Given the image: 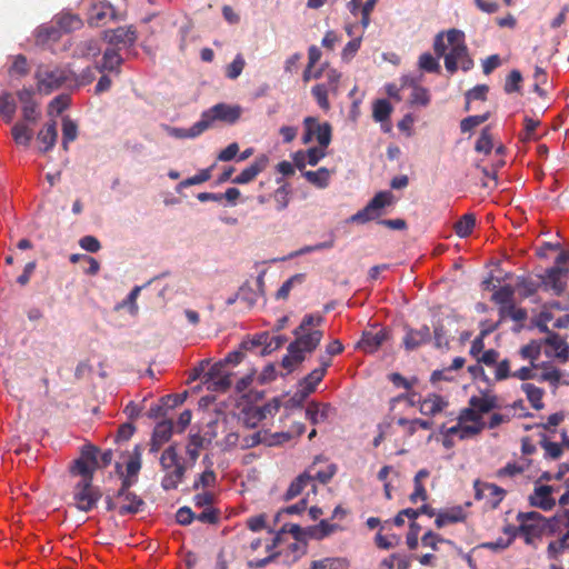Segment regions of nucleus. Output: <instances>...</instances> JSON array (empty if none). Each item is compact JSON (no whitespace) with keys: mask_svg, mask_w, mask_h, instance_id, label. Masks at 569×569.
<instances>
[{"mask_svg":"<svg viewBox=\"0 0 569 569\" xmlns=\"http://www.w3.org/2000/svg\"><path fill=\"white\" fill-rule=\"evenodd\" d=\"M433 50L438 57H443L446 70L453 74L460 67L469 71L473 60L469 56L465 33L458 29L439 32L435 37Z\"/></svg>","mask_w":569,"mask_h":569,"instance_id":"nucleus-1","label":"nucleus"},{"mask_svg":"<svg viewBox=\"0 0 569 569\" xmlns=\"http://www.w3.org/2000/svg\"><path fill=\"white\" fill-rule=\"evenodd\" d=\"M323 322L320 313L306 315L300 325L295 329V340L288 346V351L296 353L298 359H305L320 343L323 332L319 327Z\"/></svg>","mask_w":569,"mask_h":569,"instance_id":"nucleus-2","label":"nucleus"},{"mask_svg":"<svg viewBox=\"0 0 569 569\" xmlns=\"http://www.w3.org/2000/svg\"><path fill=\"white\" fill-rule=\"evenodd\" d=\"M517 521L519 522V535L528 545H531L537 538L552 536L562 528L559 517L547 519L537 511L519 512Z\"/></svg>","mask_w":569,"mask_h":569,"instance_id":"nucleus-3","label":"nucleus"},{"mask_svg":"<svg viewBox=\"0 0 569 569\" xmlns=\"http://www.w3.org/2000/svg\"><path fill=\"white\" fill-rule=\"evenodd\" d=\"M160 466L163 472L161 479L162 489L166 491L177 489L184 477L186 466L181 461L174 445L163 450L160 457Z\"/></svg>","mask_w":569,"mask_h":569,"instance_id":"nucleus-4","label":"nucleus"},{"mask_svg":"<svg viewBox=\"0 0 569 569\" xmlns=\"http://www.w3.org/2000/svg\"><path fill=\"white\" fill-rule=\"evenodd\" d=\"M72 71L57 66L41 64L36 71L37 89L49 94L71 80Z\"/></svg>","mask_w":569,"mask_h":569,"instance_id":"nucleus-5","label":"nucleus"},{"mask_svg":"<svg viewBox=\"0 0 569 569\" xmlns=\"http://www.w3.org/2000/svg\"><path fill=\"white\" fill-rule=\"evenodd\" d=\"M241 114L242 108L239 104L217 103L202 112L200 122L206 131L213 126L214 121L233 124Z\"/></svg>","mask_w":569,"mask_h":569,"instance_id":"nucleus-6","label":"nucleus"},{"mask_svg":"<svg viewBox=\"0 0 569 569\" xmlns=\"http://www.w3.org/2000/svg\"><path fill=\"white\" fill-rule=\"evenodd\" d=\"M393 201V194L390 191L378 192L368 204L352 214L348 221L351 223H367L371 220L377 219L381 216V211L385 207L390 206Z\"/></svg>","mask_w":569,"mask_h":569,"instance_id":"nucleus-7","label":"nucleus"},{"mask_svg":"<svg viewBox=\"0 0 569 569\" xmlns=\"http://www.w3.org/2000/svg\"><path fill=\"white\" fill-rule=\"evenodd\" d=\"M72 497L77 509L88 512L96 507L101 498V492L92 485L90 479H86L76 483Z\"/></svg>","mask_w":569,"mask_h":569,"instance_id":"nucleus-8","label":"nucleus"},{"mask_svg":"<svg viewBox=\"0 0 569 569\" xmlns=\"http://www.w3.org/2000/svg\"><path fill=\"white\" fill-rule=\"evenodd\" d=\"M97 452L96 447L83 446L80 457L70 467L71 475L80 476L81 480L90 479L92 481L93 472L98 467Z\"/></svg>","mask_w":569,"mask_h":569,"instance_id":"nucleus-9","label":"nucleus"},{"mask_svg":"<svg viewBox=\"0 0 569 569\" xmlns=\"http://www.w3.org/2000/svg\"><path fill=\"white\" fill-rule=\"evenodd\" d=\"M133 485V480L123 479L122 486L118 491L119 513H137L141 510L144 502L137 495L131 492L129 488Z\"/></svg>","mask_w":569,"mask_h":569,"instance_id":"nucleus-10","label":"nucleus"},{"mask_svg":"<svg viewBox=\"0 0 569 569\" xmlns=\"http://www.w3.org/2000/svg\"><path fill=\"white\" fill-rule=\"evenodd\" d=\"M568 274V268L555 266L546 271V274L542 277V284L547 290L552 291L553 295L560 296L566 289L565 279Z\"/></svg>","mask_w":569,"mask_h":569,"instance_id":"nucleus-11","label":"nucleus"},{"mask_svg":"<svg viewBox=\"0 0 569 569\" xmlns=\"http://www.w3.org/2000/svg\"><path fill=\"white\" fill-rule=\"evenodd\" d=\"M32 89L23 88L17 92V97L21 103L23 120L29 123H36L40 118L39 103L33 99Z\"/></svg>","mask_w":569,"mask_h":569,"instance_id":"nucleus-12","label":"nucleus"},{"mask_svg":"<svg viewBox=\"0 0 569 569\" xmlns=\"http://www.w3.org/2000/svg\"><path fill=\"white\" fill-rule=\"evenodd\" d=\"M473 488L476 498L479 500L486 499L492 508L498 507V505L503 500L506 496V490L495 483L476 480Z\"/></svg>","mask_w":569,"mask_h":569,"instance_id":"nucleus-13","label":"nucleus"},{"mask_svg":"<svg viewBox=\"0 0 569 569\" xmlns=\"http://www.w3.org/2000/svg\"><path fill=\"white\" fill-rule=\"evenodd\" d=\"M103 39L111 46L130 47L137 40V32L132 26L119 27L103 31Z\"/></svg>","mask_w":569,"mask_h":569,"instance_id":"nucleus-14","label":"nucleus"},{"mask_svg":"<svg viewBox=\"0 0 569 569\" xmlns=\"http://www.w3.org/2000/svg\"><path fill=\"white\" fill-rule=\"evenodd\" d=\"M388 338L389 332L383 328L367 330L363 331L361 340L357 343V348L367 353H372L377 351Z\"/></svg>","mask_w":569,"mask_h":569,"instance_id":"nucleus-15","label":"nucleus"},{"mask_svg":"<svg viewBox=\"0 0 569 569\" xmlns=\"http://www.w3.org/2000/svg\"><path fill=\"white\" fill-rule=\"evenodd\" d=\"M320 366L312 370L301 382L302 396L306 397L313 392L326 375L328 367L330 366L329 358L325 356L319 357Z\"/></svg>","mask_w":569,"mask_h":569,"instance_id":"nucleus-16","label":"nucleus"},{"mask_svg":"<svg viewBox=\"0 0 569 569\" xmlns=\"http://www.w3.org/2000/svg\"><path fill=\"white\" fill-rule=\"evenodd\" d=\"M553 487L547 485H536L533 492L529 496V502L532 507L545 511L551 510L556 500L552 498Z\"/></svg>","mask_w":569,"mask_h":569,"instance_id":"nucleus-17","label":"nucleus"},{"mask_svg":"<svg viewBox=\"0 0 569 569\" xmlns=\"http://www.w3.org/2000/svg\"><path fill=\"white\" fill-rule=\"evenodd\" d=\"M269 159L266 154H261L246 169L241 171L236 178L232 179V183L246 184L256 179L268 166Z\"/></svg>","mask_w":569,"mask_h":569,"instance_id":"nucleus-18","label":"nucleus"},{"mask_svg":"<svg viewBox=\"0 0 569 569\" xmlns=\"http://www.w3.org/2000/svg\"><path fill=\"white\" fill-rule=\"evenodd\" d=\"M431 340V332L428 326H422L419 329H407L403 337V346L406 350L411 351L426 345Z\"/></svg>","mask_w":569,"mask_h":569,"instance_id":"nucleus-19","label":"nucleus"},{"mask_svg":"<svg viewBox=\"0 0 569 569\" xmlns=\"http://www.w3.org/2000/svg\"><path fill=\"white\" fill-rule=\"evenodd\" d=\"M532 367L540 370L536 378L538 381L548 382L555 389L559 387L563 376L561 370L552 366L550 362H541L538 365L532 363Z\"/></svg>","mask_w":569,"mask_h":569,"instance_id":"nucleus-20","label":"nucleus"},{"mask_svg":"<svg viewBox=\"0 0 569 569\" xmlns=\"http://www.w3.org/2000/svg\"><path fill=\"white\" fill-rule=\"evenodd\" d=\"M548 349L546 350V355L548 357H556L562 362L568 360L569 357V348L567 342L557 333H549L545 340Z\"/></svg>","mask_w":569,"mask_h":569,"instance_id":"nucleus-21","label":"nucleus"},{"mask_svg":"<svg viewBox=\"0 0 569 569\" xmlns=\"http://www.w3.org/2000/svg\"><path fill=\"white\" fill-rule=\"evenodd\" d=\"M58 139L57 122L52 120L46 123L37 133V140L40 142L39 150L41 152H48L51 150Z\"/></svg>","mask_w":569,"mask_h":569,"instance_id":"nucleus-22","label":"nucleus"},{"mask_svg":"<svg viewBox=\"0 0 569 569\" xmlns=\"http://www.w3.org/2000/svg\"><path fill=\"white\" fill-rule=\"evenodd\" d=\"M161 128L167 136L174 139H194L204 132L203 124H201L200 120L190 128H177L169 124H162Z\"/></svg>","mask_w":569,"mask_h":569,"instance_id":"nucleus-23","label":"nucleus"},{"mask_svg":"<svg viewBox=\"0 0 569 569\" xmlns=\"http://www.w3.org/2000/svg\"><path fill=\"white\" fill-rule=\"evenodd\" d=\"M123 59L114 48H109L103 52L102 62L96 66L99 72H116L119 73L120 66Z\"/></svg>","mask_w":569,"mask_h":569,"instance_id":"nucleus-24","label":"nucleus"},{"mask_svg":"<svg viewBox=\"0 0 569 569\" xmlns=\"http://www.w3.org/2000/svg\"><path fill=\"white\" fill-rule=\"evenodd\" d=\"M448 402L439 395L432 393L426 397L421 402L419 410L422 415L435 416L447 408Z\"/></svg>","mask_w":569,"mask_h":569,"instance_id":"nucleus-25","label":"nucleus"},{"mask_svg":"<svg viewBox=\"0 0 569 569\" xmlns=\"http://www.w3.org/2000/svg\"><path fill=\"white\" fill-rule=\"evenodd\" d=\"M332 408L328 403L310 402L306 408V417L312 425L325 422Z\"/></svg>","mask_w":569,"mask_h":569,"instance_id":"nucleus-26","label":"nucleus"},{"mask_svg":"<svg viewBox=\"0 0 569 569\" xmlns=\"http://www.w3.org/2000/svg\"><path fill=\"white\" fill-rule=\"evenodd\" d=\"M333 172L335 170H329L325 167H321L316 171H302V176L306 178L308 182H310L315 187L319 189H325L329 186Z\"/></svg>","mask_w":569,"mask_h":569,"instance_id":"nucleus-27","label":"nucleus"},{"mask_svg":"<svg viewBox=\"0 0 569 569\" xmlns=\"http://www.w3.org/2000/svg\"><path fill=\"white\" fill-rule=\"evenodd\" d=\"M465 510L462 507H453L450 509L441 510L437 513L436 526L442 528L450 523H456L465 520Z\"/></svg>","mask_w":569,"mask_h":569,"instance_id":"nucleus-28","label":"nucleus"},{"mask_svg":"<svg viewBox=\"0 0 569 569\" xmlns=\"http://www.w3.org/2000/svg\"><path fill=\"white\" fill-rule=\"evenodd\" d=\"M116 12L110 3L94 4L89 13V23L92 26H100L106 22L107 18L113 19Z\"/></svg>","mask_w":569,"mask_h":569,"instance_id":"nucleus-29","label":"nucleus"},{"mask_svg":"<svg viewBox=\"0 0 569 569\" xmlns=\"http://www.w3.org/2000/svg\"><path fill=\"white\" fill-rule=\"evenodd\" d=\"M29 122H17L12 129L11 134L17 144L28 148L33 137V130L29 127Z\"/></svg>","mask_w":569,"mask_h":569,"instance_id":"nucleus-30","label":"nucleus"},{"mask_svg":"<svg viewBox=\"0 0 569 569\" xmlns=\"http://www.w3.org/2000/svg\"><path fill=\"white\" fill-rule=\"evenodd\" d=\"M172 428L173 427L171 421H161L156 426L152 436V451H156L158 446H161L171 438Z\"/></svg>","mask_w":569,"mask_h":569,"instance_id":"nucleus-31","label":"nucleus"},{"mask_svg":"<svg viewBox=\"0 0 569 569\" xmlns=\"http://www.w3.org/2000/svg\"><path fill=\"white\" fill-rule=\"evenodd\" d=\"M419 515H427L429 517H437V512L433 508H431L428 505H423L418 509H411L407 508L401 510L396 517H395V525L396 526H402L403 525V516H407L409 519H416Z\"/></svg>","mask_w":569,"mask_h":569,"instance_id":"nucleus-32","label":"nucleus"},{"mask_svg":"<svg viewBox=\"0 0 569 569\" xmlns=\"http://www.w3.org/2000/svg\"><path fill=\"white\" fill-rule=\"evenodd\" d=\"M521 390L526 393L527 399L536 410H541L543 408L545 405L542 397L545 391L541 388L526 382L521 385Z\"/></svg>","mask_w":569,"mask_h":569,"instance_id":"nucleus-33","label":"nucleus"},{"mask_svg":"<svg viewBox=\"0 0 569 569\" xmlns=\"http://www.w3.org/2000/svg\"><path fill=\"white\" fill-rule=\"evenodd\" d=\"M141 456L142 448L140 446H136L127 462V476L124 477V479L133 480V482L136 481V477L141 469Z\"/></svg>","mask_w":569,"mask_h":569,"instance_id":"nucleus-34","label":"nucleus"},{"mask_svg":"<svg viewBox=\"0 0 569 569\" xmlns=\"http://www.w3.org/2000/svg\"><path fill=\"white\" fill-rule=\"evenodd\" d=\"M78 137V126L69 117L62 118V148L69 149V143L74 141Z\"/></svg>","mask_w":569,"mask_h":569,"instance_id":"nucleus-35","label":"nucleus"},{"mask_svg":"<svg viewBox=\"0 0 569 569\" xmlns=\"http://www.w3.org/2000/svg\"><path fill=\"white\" fill-rule=\"evenodd\" d=\"M392 110V106L388 100L379 99L373 102L372 117L376 122L383 124L385 121L389 120Z\"/></svg>","mask_w":569,"mask_h":569,"instance_id":"nucleus-36","label":"nucleus"},{"mask_svg":"<svg viewBox=\"0 0 569 569\" xmlns=\"http://www.w3.org/2000/svg\"><path fill=\"white\" fill-rule=\"evenodd\" d=\"M340 530V526L337 523H330L328 520H321L319 525L310 527L308 529L309 536L313 539H322L336 531Z\"/></svg>","mask_w":569,"mask_h":569,"instance_id":"nucleus-37","label":"nucleus"},{"mask_svg":"<svg viewBox=\"0 0 569 569\" xmlns=\"http://www.w3.org/2000/svg\"><path fill=\"white\" fill-rule=\"evenodd\" d=\"M98 41L93 39L81 41L74 49V56L80 58H93L100 53Z\"/></svg>","mask_w":569,"mask_h":569,"instance_id":"nucleus-38","label":"nucleus"},{"mask_svg":"<svg viewBox=\"0 0 569 569\" xmlns=\"http://www.w3.org/2000/svg\"><path fill=\"white\" fill-rule=\"evenodd\" d=\"M470 406L473 407L478 413H487L492 409L497 408V399L493 396L472 397L470 399Z\"/></svg>","mask_w":569,"mask_h":569,"instance_id":"nucleus-39","label":"nucleus"},{"mask_svg":"<svg viewBox=\"0 0 569 569\" xmlns=\"http://www.w3.org/2000/svg\"><path fill=\"white\" fill-rule=\"evenodd\" d=\"M312 481L310 472H305L296 478L286 492V499L290 500L301 493L302 489Z\"/></svg>","mask_w":569,"mask_h":569,"instance_id":"nucleus-40","label":"nucleus"},{"mask_svg":"<svg viewBox=\"0 0 569 569\" xmlns=\"http://www.w3.org/2000/svg\"><path fill=\"white\" fill-rule=\"evenodd\" d=\"M203 443L204 438L201 435H190L188 445L186 446V453L192 463L199 458L200 449L203 447Z\"/></svg>","mask_w":569,"mask_h":569,"instance_id":"nucleus-41","label":"nucleus"},{"mask_svg":"<svg viewBox=\"0 0 569 569\" xmlns=\"http://www.w3.org/2000/svg\"><path fill=\"white\" fill-rule=\"evenodd\" d=\"M17 110L16 101L10 92L0 96V116L11 121Z\"/></svg>","mask_w":569,"mask_h":569,"instance_id":"nucleus-42","label":"nucleus"},{"mask_svg":"<svg viewBox=\"0 0 569 569\" xmlns=\"http://www.w3.org/2000/svg\"><path fill=\"white\" fill-rule=\"evenodd\" d=\"M476 224V218L471 213L463 214L456 223L455 231L460 238L468 237Z\"/></svg>","mask_w":569,"mask_h":569,"instance_id":"nucleus-43","label":"nucleus"},{"mask_svg":"<svg viewBox=\"0 0 569 569\" xmlns=\"http://www.w3.org/2000/svg\"><path fill=\"white\" fill-rule=\"evenodd\" d=\"M333 246H335V238L331 237L327 241L319 242V243H316L313 246H305V247H302V248H300V249H298L296 251H292L291 253L288 254V257L283 258L282 260L293 259L296 257H299V256H302V254H307V253H311V252H315V251L331 249Z\"/></svg>","mask_w":569,"mask_h":569,"instance_id":"nucleus-44","label":"nucleus"},{"mask_svg":"<svg viewBox=\"0 0 569 569\" xmlns=\"http://www.w3.org/2000/svg\"><path fill=\"white\" fill-rule=\"evenodd\" d=\"M313 136L316 137L319 147L327 148L331 141V127L329 123H318L315 126Z\"/></svg>","mask_w":569,"mask_h":569,"instance_id":"nucleus-45","label":"nucleus"},{"mask_svg":"<svg viewBox=\"0 0 569 569\" xmlns=\"http://www.w3.org/2000/svg\"><path fill=\"white\" fill-rule=\"evenodd\" d=\"M142 287L140 286H136L131 291L130 293L128 295V297L121 301L120 303H118L116 306V310H119L121 308H124V307H128L129 309V312L132 315V316H136L138 313V305H137V299L140 295V291H141Z\"/></svg>","mask_w":569,"mask_h":569,"instance_id":"nucleus-46","label":"nucleus"},{"mask_svg":"<svg viewBox=\"0 0 569 569\" xmlns=\"http://www.w3.org/2000/svg\"><path fill=\"white\" fill-rule=\"evenodd\" d=\"M305 280V274L297 273L292 277H290L287 281L282 283V286L278 289L276 293L277 299L284 300L289 297V293L295 284H300Z\"/></svg>","mask_w":569,"mask_h":569,"instance_id":"nucleus-47","label":"nucleus"},{"mask_svg":"<svg viewBox=\"0 0 569 569\" xmlns=\"http://www.w3.org/2000/svg\"><path fill=\"white\" fill-rule=\"evenodd\" d=\"M70 99L66 94H60L52 99L48 104V116L57 117L62 113L69 106Z\"/></svg>","mask_w":569,"mask_h":569,"instance_id":"nucleus-48","label":"nucleus"},{"mask_svg":"<svg viewBox=\"0 0 569 569\" xmlns=\"http://www.w3.org/2000/svg\"><path fill=\"white\" fill-rule=\"evenodd\" d=\"M347 561L342 558H325L311 562L309 569H341L345 568Z\"/></svg>","mask_w":569,"mask_h":569,"instance_id":"nucleus-49","label":"nucleus"},{"mask_svg":"<svg viewBox=\"0 0 569 569\" xmlns=\"http://www.w3.org/2000/svg\"><path fill=\"white\" fill-rule=\"evenodd\" d=\"M204 383L207 385L208 390L223 392L231 386L230 373L219 376L218 378L206 379Z\"/></svg>","mask_w":569,"mask_h":569,"instance_id":"nucleus-50","label":"nucleus"},{"mask_svg":"<svg viewBox=\"0 0 569 569\" xmlns=\"http://www.w3.org/2000/svg\"><path fill=\"white\" fill-rule=\"evenodd\" d=\"M58 26L64 32L79 29L81 27V20L71 13L61 14L57 20Z\"/></svg>","mask_w":569,"mask_h":569,"instance_id":"nucleus-51","label":"nucleus"},{"mask_svg":"<svg viewBox=\"0 0 569 569\" xmlns=\"http://www.w3.org/2000/svg\"><path fill=\"white\" fill-rule=\"evenodd\" d=\"M273 200L278 211L284 210L290 202V189L287 184H282L273 192Z\"/></svg>","mask_w":569,"mask_h":569,"instance_id":"nucleus-52","label":"nucleus"},{"mask_svg":"<svg viewBox=\"0 0 569 569\" xmlns=\"http://www.w3.org/2000/svg\"><path fill=\"white\" fill-rule=\"evenodd\" d=\"M329 92H332L328 87H326L323 83H318L312 88V94L315 99L317 100V103L319 107L323 110H328L330 107L328 94Z\"/></svg>","mask_w":569,"mask_h":569,"instance_id":"nucleus-53","label":"nucleus"},{"mask_svg":"<svg viewBox=\"0 0 569 569\" xmlns=\"http://www.w3.org/2000/svg\"><path fill=\"white\" fill-rule=\"evenodd\" d=\"M513 293L515 290L511 286H503L492 295V299L495 302L503 306V309H506L509 305H511Z\"/></svg>","mask_w":569,"mask_h":569,"instance_id":"nucleus-54","label":"nucleus"},{"mask_svg":"<svg viewBox=\"0 0 569 569\" xmlns=\"http://www.w3.org/2000/svg\"><path fill=\"white\" fill-rule=\"evenodd\" d=\"M217 476L212 469H206L193 483V489H209L214 487Z\"/></svg>","mask_w":569,"mask_h":569,"instance_id":"nucleus-55","label":"nucleus"},{"mask_svg":"<svg viewBox=\"0 0 569 569\" xmlns=\"http://www.w3.org/2000/svg\"><path fill=\"white\" fill-rule=\"evenodd\" d=\"M492 148H493V143H492L491 134L489 133V129L485 128L481 131V134L476 142L475 149L478 152L488 154L492 150Z\"/></svg>","mask_w":569,"mask_h":569,"instance_id":"nucleus-56","label":"nucleus"},{"mask_svg":"<svg viewBox=\"0 0 569 569\" xmlns=\"http://www.w3.org/2000/svg\"><path fill=\"white\" fill-rule=\"evenodd\" d=\"M429 102H430V96H429L428 89H426L419 84L413 86L411 97H410V103L425 107Z\"/></svg>","mask_w":569,"mask_h":569,"instance_id":"nucleus-57","label":"nucleus"},{"mask_svg":"<svg viewBox=\"0 0 569 569\" xmlns=\"http://www.w3.org/2000/svg\"><path fill=\"white\" fill-rule=\"evenodd\" d=\"M241 420L246 427L254 428L263 419L261 418L259 411L254 409V407H250L241 411Z\"/></svg>","mask_w":569,"mask_h":569,"instance_id":"nucleus-58","label":"nucleus"},{"mask_svg":"<svg viewBox=\"0 0 569 569\" xmlns=\"http://www.w3.org/2000/svg\"><path fill=\"white\" fill-rule=\"evenodd\" d=\"M260 443L267 445L266 431H257L241 439L240 447L242 449L253 448Z\"/></svg>","mask_w":569,"mask_h":569,"instance_id":"nucleus-59","label":"nucleus"},{"mask_svg":"<svg viewBox=\"0 0 569 569\" xmlns=\"http://www.w3.org/2000/svg\"><path fill=\"white\" fill-rule=\"evenodd\" d=\"M419 68L427 72H438L440 64L435 57L426 52L419 57Z\"/></svg>","mask_w":569,"mask_h":569,"instance_id":"nucleus-60","label":"nucleus"},{"mask_svg":"<svg viewBox=\"0 0 569 569\" xmlns=\"http://www.w3.org/2000/svg\"><path fill=\"white\" fill-rule=\"evenodd\" d=\"M244 64L246 61L243 57L241 54H237L233 61L227 67L226 76L232 80L237 79L241 74Z\"/></svg>","mask_w":569,"mask_h":569,"instance_id":"nucleus-61","label":"nucleus"},{"mask_svg":"<svg viewBox=\"0 0 569 569\" xmlns=\"http://www.w3.org/2000/svg\"><path fill=\"white\" fill-rule=\"evenodd\" d=\"M96 78L94 71L92 68H86L80 74H76L72 71L70 82H73L74 86L81 87L91 83Z\"/></svg>","mask_w":569,"mask_h":569,"instance_id":"nucleus-62","label":"nucleus"},{"mask_svg":"<svg viewBox=\"0 0 569 569\" xmlns=\"http://www.w3.org/2000/svg\"><path fill=\"white\" fill-rule=\"evenodd\" d=\"M488 118H489V113L470 116L468 118H465L461 121L460 129L462 132H468V131L472 130L473 128L480 126L485 121H487Z\"/></svg>","mask_w":569,"mask_h":569,"instance_id":"nucleus-63","label":"nucleus"},{"mask_svg":"<svg viewBox=\"0 0 569 569\" xmlns=\"http://www.w3.org/2000/svg\"><path fill=\"white\" fill-rule=\"evenodd\" d=\"M240 300L246 301L249 307H252L257 303L260 292L258 290L252 289L249 283H244L240 287Z\"/></svg>","mask_w":569,"mask_h":569,"instance_id":"nucleus-64","label":"nucleus"}]
</instances>
